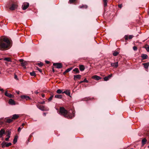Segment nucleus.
I'll return each mask as SVG.
<instances>
[{"mask_svg": "<svg viewBox=\"0 0 149 149\" xmlns=\"http://www.w3.org/2000/svg\"><path fill=\"white\" fill-rule=\"evenodd\" d=\"M11 42L7 38L2 37L0 38V50H5L11 47Z\"/></svg>", "mask_w": 149, "mask_h": 149, "instance_id": "1", "label": "nucleus"}, {"mask_svg": "<svg viewBox=\"0 0 149 149\" xmlns=\"http://www.w3.org/2000/svg\"><path fill=\"white\" fill-rule=\"evenodd\" d=\"M71 112L68 113L67 110H65L63 107H61L60 109L59 113L60 115H63L64 117L68 119H71L74 116V112L72 110Z\"/></svg>", "mask_w": 149, "mask_h": 149, "instance_id": "2", "label": "nucleus"}, {"mask_svg": "<svg viewBox=\"0 0 149 149\" xmlns=\"http://www.w3.org/2000/svg\"><path fill=\"white\" fill-rule=\"evenodd\" d=\"M36 106L38 108L43 111H48L49 110L48 108L46 107L45 106L40 105V104H37Z\"/></svg>", "mask_w": 149, "mask_h": 149, "instance_id": "3", "label": "nucleus"}, {"mask_svg": "<svg viewBox=\"0 0 149 149\" xmlns=\"http://www.w3.org/2000/svg\"><path fill=\"white\" fill-rule=\"evenodd\" d=\"M17 7L18 6L17 3H13L10 5L9 9L11 10H13L17 8Z\"/></svg>", "mask_w": 149, "mask_h": 149, "instance_id": "4", "label": "nucleus"}, {"mask_svg": "<svg viewBox=\"0 0 149 149\" xmlns=\"http://www.w3.org/2000/svg\"><path fill=\"white\" fill-rule=\"evenodd\" d=\"M29 3L27 2H24L22 6V8L23 10L26 9L29 6Z\"/></svg>", "mask_w": 149, "mask_h": 149, "instance_id": "5", "label": "nucleus"}, {"mask_svg": "<svg viewBox=\"0 0 149 149\" xmlns=\"http://www.w3.org/2000/svg\"><path fill=\"white\" fill-rule=\"evenodd\" d=\"M53 65L56 67V68L59 69L61 68L63 65L61 63H54Z\"/></svg>", "mask_w": 149, "mask_h": 149, "instance_id": "6", "label": "nucleus"}, {"mask_svg": "<svg viewBox=\"0 0 149 149\" xmlns=\"http://www.w3.org/2000/svg\"><path fill=\"white\" fill-rule=\"evenodd\" d=\"M19 61L21 62V64L22 65L24 68H26V65L28 64V62L27 61H24L23 62V60L21 59L19 60Z\"/></svg>", "mask_w": 149, "mask_h": 149, "instance_id": "7", "label": "nucleus"}, {"mask_svg": "<svg viewBox=\"0 0 149 149\" xmlns=\"http://www.w3.org/2000/svg\"><path fill=\"white\" fill-rule=\"evenodd\" d=\"M5 95L9 98H12L14 97V95L10 93H8L7 91H6L5 93Z\"/></svg>", "mask_w": 149, "mask_h": 149, "instance_id": "8", "label": "nucleus"}, {"mask_svg": "<svg viewBox=\"0 0 149 149\" xmlns=\"http://www.w3.org/2000/svg\"><path fill=\"white\" fill-rule=\"evenodd\" d=\"M21 97L22 99H25L26 100H28L31 99V98L29 96L26 95H22L21 96Z\"/></svg>", "mask_w": 149, "mask_h": 149, "instance_id": "9", "label": "nucleus"}, {"mask_svg": "<svg viewBox=\"0 0 149 149\" xmlns=\"http://www.w3.org/2000/svg\"><path fill=\"white\" fill-rule=\"evenodd\" d=\"M92 78L93 79H94L96 80H98L100 79H101L102 78L100 76H98L96 75H95L93 76L92 77Z\"/></svg>", "mask_w": 149, "mask_h": 149, "instance_id": "10", "label": "nucleus"}, {"mask_svg": "<svg viewBox=\"0 0 149 149\" xmlns=\"http://www.w3.org/2000/svg\"><path fill=\"white\" fill-rule=\"evenodd\" d=\"M8 103L10 104L14 105L15 104V101L12 99H10L8 101Z\"/></svg>", "mask_w": 149, "mask_h": 149, "instance_id": "11", "label": "nucleus"}, {"mask_svg": "<svg viewBox=\"0 0 149 149\" xmlns=\"http://www.w3.org/2000/svg\"><path fill=\"white\" fill-rule=\"evenodd\" d=\"M111 66L114 68H117L118 66V62H116L114 63H111Z\"/></svg>", "mask_w": 149, "mask_h": 149, "instance_id": "12", "label": "nucleus"}, {"mask_svg": "<svg viewBox=\"0 0 149 149\" xmlns=\"http://www.w3.org/2000/svg\"><path fill=\"white\" fill-rule=\"evenodd\" d=\"M5 131L4 129H2L0 130V138L2 137L3 135L5 134Z\"/></svg>", "mask_w": 149, "mask_h": 149, "instance_id": "13", "label": "nucleus"}, {"mask_svg": "<svg viewBox=\"0 0 149 149\" xmlns=\"http://www.w3.org/2000/svg\"><path fill=\"white\" fill-rule=\"evenodd\" d=\"M19 117V115L18 114H15L13 115L12 118V119L13 120H14L18 118Z\"/></svg>", "mask_w": 149, "mask_h": 149, "instance_id": "14", "label": "nucleus"}, {"mask_svg": "<svg viewBox=\"0 0 149 149\" xmlns=\"http://www.w3.org/2000/svg\"><path fill=\"white\" fill-rule=\"evenodd\" d=\"M112 74H111L109 75L108 76L106 77H104V80L105 81H107L110 78H111L112 77Z\"/></svg>", "mask_w": 149, "mask_h": 149, "instance_id": "15", "label": "nucleus"}, {"mask_svg": "<svg viewBox=\"0 0 149 149\" xmlns=\"http://www.w3.org/2000/svg\"><path fill=\"white\" fill-rule=\"evenodd\" d=\"M74 80H76L77 79H80L81 78V76L80 75H76L74 76Z\"/></svg>", "mask_w": 149, "mask_h": 149, "instance_id": "16", "label": "nucleus"}, {"mask_svg": "<svg viewBox=\"0 0 149 149\" xmlns=\"http://www.w3.org/2000/svg\"><path fill=\"white\" fill-rule=\"evenodd\" d=\"M62 93H65L67 95L70 96V92L68 90H66Z\"/></svg>", "mask_w": 149, "mask_h": 149, "instance_id": "17", "label": "nucleus"}, {"mask_svg": "<svg viewBox=\"0 0 149 149\" xmlns=\"http://www.w3.org/2000/svg\"><path fill=\"white\" fill-rule=\"evenodd\" d=\"M141 57L142 58L143 60H144L147 58L148 56L146 54H142Z\"/></svg>", "mask_w": 149, "mask_h": 149, "instance_id": "18", "label": "nucleus"}, {"mask_svg": "<svg viewBox=\"0 0 149 149\" xmlns=\"http://www.w3.org/2000/svg\"><path fill=\"white\" fill-rule=\"evenodd\" d=\"M143 65H144V68L146 69H147L149 66V62L143 63Z\"/></svg>", "mask_w": 149, "mask_h": 149, "instance_id": "19", "label": "nucleus"}, {"mask_svg": "<svg viewBox=\"0 0 149 149\" xmlns=\"http://www.w3.org/2000/svg\"><path fill=\"white\" fill-rule=\"evenodd\" d=\"M79 68L81 71H83L85 69L84 66L82 65H79Z\"/></svg>", "mask_w": 149, "mask_h": 149, "instance_id": "20", "label": "nucleus"}, {"mask_svg": "<svg viewBox=\"0 0 149 149\" xmlns=\"http://www.w3.org/2000/svg\"><path fill=\"white\" fill-rule=\"evenodd\" d=\"M55 97L56 98L61 99L62 97V95L60 94L56 95L55 96Z\"/></svg>", "mask_w": 149, "mask_h": 149, "instance_id": "21", "label": "nucleus"}, {"mask_svg": "<svg viewBox=\"0 0 149 149\" xmlns=\"http://www.w3.org/2000/svg\"><path fill=\"white\" fill-rule=\"evenodd\" d=\"M6 142L5 141H3L2 142V143H1V147L2 148H4L6 146Z\"/></svg>", "mask_w": 149, "mask_h": 149, "instance_id": "22", "label": "nucleus"}, {"mask_svg": "<svg viewBox=\"0 0 149 149\" xmlns=\"http://www.w3.org/2000/svg\"><path fill=\"white\" fill-rule=\"evenodd\" d=\"M18 136H15L13 140V143L14 144H15L17 141Z\"/></svg>", "mask_w": 149, "mask_h": 149, "instance_id": "23", "label": "nucleus"}, {"mask_svg": "<svg viewBox=\"0 0 149 149\" xmlns=\"http://www.w3.org/2000/svg\"><path fill=\"white\" fill-rule=\"evenodd\" d=\"M73 71L75 72V74L79 73V71L78 69L77 68H75L73 70Z\"/></svg>", "mask_w": 149, "mask_h": 149, "instance_id": "24", "label": "nucleus"}, {"mask_svg": "<svg viewBox=\"0 0 149 149\" xmlns=\"http://www.w3.org/2000/svg\"><path fill=\"white\" fill-rule=\"evenodd\" d=\"M88 6L86 5H83L82 6H79V8H87Z\"/></svg>", "mask_w": 149, "mask_h": 149, "instance_id": "25", "label": "nucleus"}, {"mask_svg": "<svg viewBox=\"0 0 149 149\" xmlns=\"http://www.w3.org/2000/svg\"><path fill=\"white\" fill-rule=\"evenodd\" d=\"M4 60L7 61L8 62H11V61L10 58L6 57L5 58H4Z\"/></svg>", "mask_w": 149, "mask_h": 149, "instance_id": "26", "label": "nucleus"}, {"mask_svg": "<svg viewBox=\"0 0 149 149\" xmlns=\"http://www.w3.org/2000/svg\"><path fill=\"white\" fill-rule=\"evenodd\" d=\"M104 3V7H106L107 5V0H103Z\"/></svg>", "mask_w": 149, "mask_h": 149, "instance_id": "27", "label": "nucleus"}, {"mask_svg": "<svg viewBox=\"0 0 149 149\" xmlns=\"http://www.w3.org/2000/svg\"><path fill=\"white\" fill-rule=\"evenodd\" d=\"M13 121V120L11 119H7L6 120V122L7 123H10L12 122Z\"/></svg>", "mask_w": 149, "mask_h": 149, "instance_id": "28", "label": "nucleus"}, {"mask_svg": "<svg viewBox=\"0 0 149 149\" xmlns=\"http://www.w3.org/2000/svg\"><path fill=\"white\" fill-rule=\"evenodd\" d=\"M30 75L31 76L35 77L36 76V74L34 71H33L30 73Z\"/></svg>", "mask_w": 149, "mask_h": 149, "instance_id": "29", "label": "nucleus"}, {"mask_svg": "<svg viewBox=\"0 0 149 149\" xmlns=\"http://www.w3.org/2000/svg\"><path fill=\"white\" fill-rule=\"evenodd\" d=\"M119 52H118L117 51H115L113 53V54L114 56H117V55L119 54Z\"/></svg>", "mask_w": 149, "mask_h": 149, "instance_id": "30", "label": "nucleus"}, {"mask_svg": "<svg viewBox=\"0 0 149 149\" xmlns=\"http://www.w3.org/2000/svg\"><path fill=\"white\" fill-rule=\"evenodd\" d=\"M56 92L58 94H61L63 92H62V91L60 89H58L57 90Z\"/></svg>", "mask_w": 149, "mask_h": 149, "instance_id": "31", "label": "nucleus"}, {"mask_svg": "<svg viewBox=\"0 0 149 149\" xmlns=\"http://www.w3.org/2000/svg\"><path fill=\"white\" fill-rule=\"evenodd\" d=\"M10 134L11 132L9 131H8V133L6 135V136H7V137H8V138H10Z\"/></svg>", "mask_w": 149, "mask_h": 149, "instance_id": "32", "label": "nucleus"}, {"mask_svg": "<svg viewBox=\"0 0 149 149\" xmlns=\"http://www.w3.org/2000/svg\"><path fill=\"white\" fill-rule=\"evenodd\" d=\"M76 1V0H69V3L70 4L75 3Z\"/></svg>", "mask_w": 149, "mask_h": 149, "instance_id": "33", "label": "nucleus"}, {"mask_svg": "<svg viewBox=\"0 0 149 149\" xmlns=\"http://www.w3.org/2000/svg\"><path fill=\"white\" fill-rule=\"evenodd\" d=\"M54 96L53 95H51V96L49 97V98L48 99L49 101H51L52 99V98Z\"/></svg>", "mask_w": 149, "mask_h": 149, "instance_id": "34", "label": "nucleus"}, {"mask_svg": "<svg viewBox=\"0 0 149 149\" xmlns=\"http://www.w3.org/2000/svg\"><path fill=\"white\" fill-rule=\"evenodd\" d=\"M147 141V140L145 138L143 139L142 140V143L143 144H145L146 143V142Z\"/></svg>", "mask_w": 149, "mask_h": 149, "instance_id": "35", "label": "nucleus"}, {"mask_svg": "<svg viewBox=\"0 0 149 149\" xmlns=\"http://www.w3.org/2000/svg\"><path fill=\"white\" fill-rule=\"evenodd\" d=\"M72 69V67L69 68L67 69L66 70V72H70V70H71Z\"/></svg>", "mask_w": 149, "mask_h": 149, "instance_id": "36", "label": "nucleus"}, {"mask_svg": "<svg viewBox=\"0 0 149 149\" xmlns=\"http://www.w3.org/2000/svg\"><path fill=\"white\" fill-rule=\"evenodd\" d=\"M11 145H12V143L10 142L8 143H6V147H8L11 146Z\"/></svg>", "mask_w": 149, "mask_h": 149, "instance_id": "37", "label": "nucleus"}, {"mask_svg": "<svg viewBox=\"0 0 149 149\" xmlns=\"http://www.w3.org/2000/svg\"><path fill=\"white\" fill-rule=\"evenodd\" d=\"M37 65L39 66L40 67H41L43 65V64L42 63H37Z\"/></svg>", "mask_w": 149, "mask_h": 149, "instance_id": "38", "label": "nucleus"}, {"mask_svg": "<svg viewBox=\"0 0 149 149\" xmlns=\"http://www.w3.org/2000/svg\"><path fill=\"white\" fill-rule=\"evenodd\" d=\"M145 48L148 52H149V46H147L145 47Z\"/></svg>", "mask_w": 149, "mask_h": 149, "instance_id": "39", "label": "nucleus"}, {"mask_svg": "<svg viewBox=\"0 0 149 149\" xmlns=\"http://www.w3.org/2000/svg\"><path fill=\"white\" fill-rule=\"evenodd\" d=\"M133 49L134 51H136L137 49V48L136 47L134 46L133 47Z\"/></svg>", "mask_w": 149, "mask_h": 149, "instance_id": "40", "label": "nucleus"}, {"mask_svg": "<svg viewBox=\"0 0 149 149\" xmlns=\"http://www.w3.org/2000/svg\"><path fill=\"white\" fill-rule=\"evenodd\" d=\"M36 69L38 70L40 72H42L41 70L38 67H36Z\"/></svg>", "mask_w": 149, "mask_h": 149, "instance_id": "41", "label": "nucleus"}, {"mask_svg": "<svg viewBox=\"0 0 149 149\" xmlns=\"http://www.w3.org/2000/svg\"><path fill=\"white\" fill-rule=\"evenodd\" d=\"M124 38L126 40H127L128 39V36L127 35H125L124 36Z\"/></svg>", "mask_w": 149, "mask_h": 149, "instance_id": "42", "label": "nucleus"}, {"mask_svg": "<svg viewBox=\"0 0 149 149\" xmlns=\"http://www.w3.org/2000/svg\"><path fill=\"white\" fill-rule=\"evenodd\" d=\"M133 37V36L132 35H130L129 36L128 38L130 39H132Z\"/></svg>", "mask_w": 149, "mask_h": 149, "instance_id": "43", "label": "nucleus"}, {"mask_svg": "<svg viewBox=\"0 0 149 149\" xmlns=\"http://www.w3.org/2000/svg\"><path fill=\"white\" fill-rule=\"evenodd\" d=\"M83 81L84 82H86V83H88V81L87 80L86 78L84 79L83 80Z\"/></svg>", "mask_w": 149, "mask_h": 149, "instance_id": "44", "label": "nucleus"}, {"mask_svg": "<svg viewBox=\"0 0 149 149\" xmlns=\"http://www.w3.org/2000/svg\"><path fill=\"white\" fill-rule=\"evenodd\" d=\"M14 78H15V79L17 80H18V79L17 78V76L15 74L14 75Z\"/></svg>", "mask_w": 149, "mask_h": 149, "instance_id": "45", "label": "nucleus"}, {"mask_svg": "<svg viewBox=\"0 0 149 149\" xmlns=\"http://www.w3.org/2000/svg\"><path fill=\"white\" fill-rule=\"evenodd\" d=\"M118 7L120 8H121L122 7V4H120L118 5Z\"/></svg>", "mask_w": 149, "mask_h": 149, "instance_id": "46", "label": "nucleus"}, {"mask_svg": "<svg viewBox=\"0 0 149 149\" xmlns=\"http://www.w3.org/2000/svg\"><path fill=\"white\" fill-rule=\"evenodd\" d=\"M21 129H22L21 127H19L18 129V132H20Z\"/></svg>", "mask_w": 149, "mask_h": 149, "instance_id": "47", "label": "nucleus"}, {"mask_svg": "<svg viewBox=\"0 0 149 149\" xmlns=\"http://www.w3.org/2000/svg\"><path fill=\"white\" fill-rule=\"evenodd\" d=\"M24 125H25V124L24 123H23L20 126V127H21L22 128V129L23 128V127H24Z\"/></svg>", "mask_w": 149, "mask_h": 149, "instance_id": "48", "label": "nucleus"}, {"mask_svg": "<svg viewBox=\"0 0 149 149\" xmlns=\"http://www.w3.org/2000/svg\"><path fill=\"white\" fill-rule=\"evenodd\" d=\"M40 103L42 104H45V101H43L42 102H40Z\"/></svg>", "mask_w": 149, "mask_h": 149, "instance_id": "49", "label": "nucleus"}, {"mask_svg": "<svg viewBox=\"0 0 149 149\" xmlns=\"http://www.w3.org/2000/svg\"><path fill=\"white\" fill-rule=\"evenodd\" d=\"M45 63L47 64H49V61H45Z\"/></svg>", "mask_w": 149, "mask_h": 149, "instance_id": "50", "label": "nucleus"}, {"mask_svg": "<svg viewBox=\"0 0 149 149\" xmlns=\"http://www.w3.org/2000/svg\"><path fill=\"white\" fill-rule=\"evenodd\" d=\"M10 138H8V137H7L5 139V140L6 141H8L9 140V139Z\"/></svg>", "mask_w": 149, "mask_h": 149, "instance_id": "51", "label": "nucleus"}, {"mask_svg": "<svg viewBox=\"0 0 149 149\" xmlns=\"http://www.w3.org/2000/svg\"><path fill=\"white\" fill-rule=\"evenodd\" d=\"M41 95H42V97H43V98H44V97H45V94H41Z\"/></svg>", "mask_w": 149, "mask_h": 149, "instance_id": "52", "label": "nucleus"}, {"mask_svg": "<svg viewBox=\"0 0 149 149\" xmlns=\"http://www.w3.org/2000/svg\"><path fill=\"white\" fill-rule=\"evenodd\" d=\"M67 72H66V70H65L64 72H63V74L65 75V74H66V73Z\"/></svg>", "mask_w": 149, "mask_h": 149, "instance_id": "53", "label": "nucleus"}, {"mask_svg": "<svg viewBox=\"0 0 149 149\" xmlns=\"http://www.w3.org/2000/svg\"><path fill=\"white\" fill-rule=\"evenodd\" d=\"M83 82H84V81H83H83H80L79 82V84H81V83H83Z\"/></svg>", "mask_w": 149, "mask_h": 149, "instance_id": "54", "label": "nucleus"}, {"mask_svg": "<svg viewBox=\"0 0 149 149\" xmlns=\"http://www.w3.org/2000/svg\"><path fill=\"white\" fill-rule=\"evenodd\" d=\"M0 91L3 92V89L0 88Z\"/></svg>", "mask_w": 149, "mask_h": 149, "instance_id": "55", "label": "nucleus"}, {"mask_svg": "<svg viewBox=\"0 0 149 149\" xmlns=\"http://www.w3.org/2000/svg\"><path fill=\"white\" fill-rule=\"evenodd\" d=\"M52 71H53V72H55V70L54 69V68H52Z\"/></svg>", "mask_w": 149, "mask_h": 149, "instance_id": "56", "label": "nucleus"}, {"mask_svg": "<svg viewBox=\"0 0 149 149\" xmlns=\"http://www.w3.org/2000/svg\"><path fill=\"white\" fill-rule=\"evenodd\" d=\"M16 93L17 94H19V91H16Z\"/></svg>", "mask_w": 149, "mask_h": 149, "instance_id": "57", "label": "nucleus"}, {"mask_svg": "<svg viewBox=\"0 0 149 149\" xmlns=\"http://www.w3.org/2000/svg\"><path fill=\"white\" fill-rule=\"evenodd\" d=\"M43 115L45 116L46 115V113H43Z\"/></svg>", "mask_w": 149, "mask_h": 149, "instance_id": "58", "label": "nucleus"}, {"mask_svg": "<svg viewBox=\"0 0 149 149\" xmlns=\"http://www.w3.org/2000/svg\"><path fill=\"white\" fill-rule=\"evenodd\" d=\"M35 93H36V94H38V92L37 91H36V92H35Z\"/></svg>", "mask_w": 149, "mask_h": 149, "instance_id": "59", "label": "nucleus"}, {"mask_svg": "<svg viewBox=\"0 0 149 149\" xmlns=\"http://www.w3.org/2000/svg\"><path fill=\"white\" fill-rule=\"evenodd\" d=\"M148 148H149V145L148 146Z\"/></svg>", "mask_w": 149, "mask_h": 149, "instance_id": "60", "label": "nucleus"}, {"mask_svg": "<svg viewBox=\"0 0 149 149\" xmlns=\"http://www.w3.org/2000/svg\"><path fill=\"white\" fill-rule=\"evenodd\" d=\"M1 60V59H0V60Z\"/></svg>", "mask_w": 149, "mask_h": 149, "instance_id": "61", "label": "nucleus"}]
</instances>
